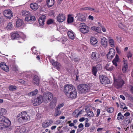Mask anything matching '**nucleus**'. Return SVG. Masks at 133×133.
Instances as JSON below:
<instances>
[{
  "label": "nucleus",
  "mask_w": 133,
  "mask_h": 133,
  "mask_svg": "<svg viewBox=\"0 0 133 133\" xmlns=\"http://www.w3.org/2000/svg\"><path fill=\"white\" fill-rule=\"evenodd\" d=\"M63 90L67 96L71 99H75L77 97V92L73 86L66 85L64 87Z\"/></svg>",
  "instance_id": "nucleus-1"
},
{
  "label": "nucleus",
  "mask_w": 133,
  "mask_h": 133,
  "mask_svg": "<svg viewBox=\"0 0 133 133\" xmlns=\"http://www.w3.org/2000/svg\"><path fill=\"white\" fill-rule=\"evenodd\" d=\"M17 119L20 123L26 122L30 120V118L25 111L22 112L21 114H18L17 116Z\"/></svg>",
  "instance_id": "nucleus-2"
},
{
  "label": "nucleus",
  "mask_w": 133,
  "mask_h": 133,
  "mask_svg": "<svg viewBox=\"0 0 133 133\" xmlns=\"http://www.w3.org/2000/svg\"><path fill=\"white\" fill-rule=\"evenodd\" d=\"M77 90L80 94H85L89 91V88L87 84H80L77 87Z\"/></svg>",
  "instance_id": "nucleus-3"
},
{
  "label": "nucleus",
  "mask_w": 133,
  "mask_h": 133,
  "mask_svg": "<svg viewBox=\"0 0 133 133\" xmlns=\"http://www.w3.org/2000/svg\"><path fill=\"white\" fill-rule=\"evenodd\" d=\"M0 125H1L3 129L4 127H8L11 124L10 121L3 116H0Z\"/></svg>",
  "instance_id": "nucleus-4"
},
{
  "label": "nucleus",
  "mask_w": 133,
  "mask_h": 133,
  "mask_svg": "<svg viewBox=\"0 0 133 133\" xmlns=\"http://www.w3.org/2000/svg\"><path fill=\"white\" fill-rule=\"evenodd\" d=\"M53 97L52 94L49 92H45L43 96V101L45 103H48Z\"/></svg>",
  "instance_id": "nucleus-5"
},
{
  "label": "nucleus",
  "mask_w": 133,
  "mask_h": 133,
  "mask_svg": "<svg viewBox=\"0 0 133 133\" xmlns=\"http://www.w3.org/2000/svg\"><path fill=\"white\" fill-rule=\"evenodd\" d=\"M124 83V81L121 78H118L114 79V86L117 89L122 87Z\"/></svg>",
  "instance_id": "nucleus-6"
},
{
  "label": "nucleus",
  "mask_w": 133,
  "mask_h": 133,
  "mask_svg": "<svg viewBox=\"0 0 133 133\" xmlns=\"http://www.w3.org/2000/svg\"><path fill=\"white\" fill-rule=\"evenodd\" d=\"M79 30L83 34L88 33L89 31V29L88 26L86 25L85 23H83L79 24Z\"/></svg>",
  "instance_id": "nucleus-7"
},
{
  "label": "nucleus",
  "mask_w": 133,
  "mask_h": 133,
  "mask_svg": "<svg viewBox=\"0 0 133 133\" xmlns=\"http://www.w3.org/2000/svg\"><path fill=\"white\" fill-rule=\"evenodd\" d=\"M99 55L96 52H92L91 55V58L96 61V63L102 62L101 58L99 57Z\"/></svg>",
  "instance_id": "nucleus-8"
},
{
  "label": "nucleus",
  "mask_w": 133,
  "mask_h": 133,
  "mask_svg": "<svg viewBox=\"0 0 133 133\" xmlns=\"http://www.w3.org/2000/svg\"><path fill=\"white\" fill-rule=\"evenodd\" d=\"M43 101V96L41 95H39L32 101V102L34 105L37 106L41 103Z\"/></svg>",
  "instance_id": "nucleus-9"
},
{
  "label": "nucleus",
  "mask_w": 133,
  "mask_h": 133,
  "mask_svg": "<svg viewBox=\"0 0 133 133\" xmlns=\"http://www.w3.org/2000/svg\"><path fill=\"white\" fill-rule=\"evenodd\" d=\"M102 69V66L101 64H98L92 68V74L94 76H96L97 72L101 70Z\"/></svg>",
  "instance_id": "nucleus-10"
},
{
  "label": "nucleus",
  "mask_w": 133,
  "mask_h": 133,
  "mask_svg": "<svg viewBox=\"0 0 133 133\" xmlns=\"http://www.w3.org/2000/svg\"><path fill=\"white\" fill-rule=\"evenodd\" d=\"M99 78L101 82L104 84H109L110 83V81L107 77L103 75H100Z\"/></svg>",
  "instance_id": "nucleus-11"
},
{
  "label": "nucleus",
  "mask_w": 133,
  "mask_h": 133,
  "mask_svg": "<svg viewBox=\"0 0 133 133\" xmlns=\"http://www.w3.org/2000/svg\"><path fill=\"white\" fill-rule=\"evenodd\" d=\"M115 54V51L113 48H110L109 52L107 55V57L108 59H111L114 57Z\"/></svg>",
  "instance_id": "nucleus-12"
},
{
  "label": "nucleus",
  "mask_w": 133,
  "mask_h": 133,
  "mask_svg": "<svg viewBox=\"0 0 133 133\" xmlns=\"http://www.w3.org/2000/svg\"><path fill=\"white\" fill-rule=\"evenodd\" d=\"M3 13L4 16L7 18L10 19L12 16V12L9 9L4 10Z\"/></svg>",
  "instance_id": "nucleus-13"
},
{
  "label": "nucleus",
  "mask_w": 133,
  "mask_h": 133,
  "mask_svg": "<svg viewBox=\"0 0 133 133\" xmlns=\"http://www.w3.org/2000/svg\"><path fill=\"white\" fill-rule=\"evenodd\" d=\"M57 21L58 22H62L65 19V16L62 14H60L56 17Z\"/></svg>",
  "instance_id": "nucleus-14"
},
{
  "label": "nucleus",
  "mask_w": 133,
  "mask_h": 133,
  "mask_svg": "<svg viewBox=\"0 0 133 133\" xmlns=\"http://www.w3.org/2000/svg\"><path fill=\"white\" fill-rule=\"evenodd\" d=\"M101 44L103 46L106 48L108 45L107 39L104 37L102 38L101 40Z\"/></svg>",
  "instance_id": "nucleus-15"
},
{
  "label": "nucleus",
  "mask_w": 133,
  "mask_h": 133,
  "mask_svg": "<svg viewBox=\"0 0 133 133\" xmlns=\"http://www.w3.org/2000/svg\"><path fill=\"white\" fill-rule=\"evenodd\" d=\"M46 19V16L44 15H42L40 18L39 19V23L41 26H43L45 21Z\"/></svg>",
  "instance_id": "nucleus-16"
},
{
  "label": "nucleus",
  "mask_w": 133,
  "mask_h": 133,
  "mask_svg": "<svg viewBox=\"0 0 133 133\" xmlns=\"http://www.w3.org/2000/svg\"><path fill=\"white\" fill-rule=\"evenodd\" d=\"M57 102L56 97H54L53 99L50 103V107L52 109L54 108L56 106Z\"/></svg>",
  "instance_id": "nucleus-17"
},
{
  "label": "nucleus",
  "mask_w": 133,
  "mask_h": 133,
  "mask_svg": "<svg viewBox=\"0 0 133 133\" xmlns=\"http://www.w3.org/2000/svg\"><path fill=\"white\" fill-rule=\"evenodd\" d=\"M19 37L20 35L17 32H13L11 34V38L12 39H17Z\"/></svg>",
  "instance_id": "nucleus-18"
},
{
  "label": "nucleus",
  "mask_w": 133,
  "mask_h": 133,
  "mask_svg": "<svg viewBox=\"0 0 133 133\" xmlns=\"http://www.w3.org/2000/svg\"><path fill=\"white\" fill-rule=\"evenodd\" d=\"M78 17L77 20L78 22V21L82 22L84 21L85 19V16L82 14H79L78 15Z\"/></svg>",
  "instance_id": "nucleus-19"
},
{
  "label": "nucleus",
  "mask_w": 133,
  "mask_h": 133,
  "mask_svg": "<svg viewBox=\"0 0 133 133\" xmlns=\"http://www.w3.org/2000/svg\"><path fill=\"white\" fill-rule=\"evenodd\" d=\"M30 7L32 10L34 11H36L38 9V6L37 4L32 3L30 4Z\"/></svg>",
  "instance_id": "nucleus-20"
},
{
  "label": "nucleus",
  "mask_w": 133,
  "mask_h": 133,
  "mask_svg": "<svg viewBox=\"0 0 133 133\" xmlns=\"http://www.w3.org/2000/svg\"><path fill=\"white\" fill-rule=\"evenodd\" d=\"M124 59L123 62L124 64V65L123 67L122 70L123 72L124 73L126 72L128 68V65L127 64V61L126 60H125L124 58H123Z\"/></svg>",
  "instance_id": "nucleus-21"
},
{
  "label": "nucleus",
  "mask_w": 133,
  "mask_h": 133,
  "mask_svg": "<svg viewBox=\"0 0 133 133\" xmlns=\"http://www.w3.org/2000/svg\"><path fill=\"white\" fill-rule=\"evenodd\" d=\"M39 81V78L38 76L35 75L34 78L33 82L35 84L38 85Z\"/></svg>",
  "instance_id": "nucleus-22"
},
{
  "label": "nucleus",
  "mask_w": 133,
  "mask_h": 133,
  "mask_svg": "<svg viewBox=\"0 0 133 133\" xmlns=\"http://www.w3.org/2000/svg\"><path fill=\"white\" fill-rule=\"evenodd\" d=\"M47 5L48 7H51L54 5L55 0H46Z\"/></svg>",
  "instance_id": "nucleus-23"
},
{
  "label": "nucleus",
  "mask_w": 133,
  "mask_h": 133,
  "mask_svg": "<svg viewBox=\"0 0 133 133\" xmlns=\"http://www.w3.org/2000/svg\"><path fill=\"white\" fill-rule=\"evenodd\" d=\"M119 60V56L117 54H116L115 58L112 61V63L113 64L116 66H117V62Z\"/></svg>",
  "instance_id": "nucleus-24"
},
{
  "label": "nucleus",
  "mask_w": 133,
  "mask_h": 133,
  "mask_svg": "<svg viewBox=\"0 0 133 133\" xmlns=\"http://www.w3.org/2000/svg\"><path fill=\"white\" fill-rule=\"evenodd\" d=\"M91 44L94 46H95V45L97 43V41L96 39L94 37H91L90 39Z\"/></svg>",
  "instance_id": "nucleus-25"
},
{
  "label": "nucleus",
  "mask_w": 133,
  "mask_h": 133,
  "mask_svg": "<svg viewBox=\"0 0 133 133\" xmlns=\"http://www.w3.org/2000/svg\"><path fill=\"white\" fill-rule=\"evenodd\" d=\"M24 23L22 20L20 19H18L16 22V26L17 27H19L23 24Z\"/></svg>",
  "instance_id": "nucleus-26"
},
{
  "label": "nucleus",
  "mask_w": 133,
  "mask_h": 133,
  "mask_svg": "<svg viewBox=\"0 0 133 133\" xmlns=\"http://www.w3.org/2000/svg\"><path fill=\"white\" fill-rule=\"evenodd\" d=\"M68 35L69 38L72 39L75 38V35L73 32L71 31H69L67 33Z\"/></svg>",
  "instance_id": "nucleus-27"
},
{
  "label": "nucleus",
  "mask_w": 133,
  "mask_h": 133,
  "mask_svg": "<svg viewBox=\"0 0 133 133\" xmlns=\"http://www.w3.org/2000/svg\"><path fill=\"white\" fill-rule=\"evenodd\" d=\"M124 118V116L122 115L121 112H119L117 115V119L118 120H123Z\"/></svg>",
  "instance_id": "nucleus-28"
},
{
  "label": "nucleus",
  "mask_w": 133,
  "mask_h": 133,
  "mask_svg": "<svg viewBox=\"0 0 133 133\" xmlns=\"http://www.w3.org/2000/svg\"><path fill=\"white\" fill-rule=\"evenodd\" d=\"M79 111L78 110H76L73 112V115L76 118L78 117L79 115Z\"/></svg>",
  "instance_id": "nucleus-29"
},
{
  "label": "nucleus",
  "mask_w": 133,
  "mask_h": 133,
  "mask_svg": "<svg viewBox=\"0 0 133 133\" xmlns=\"http://www.w3.org/2000/svg\"><path fill=\"white\" fill-rule=\"evenodd\" d=\"M74 18L73 17L71 16V15L68 16V19L67 22L68 23H71L73 22Z\"/></svg>",
  "instance_id": "nucleus-30"
},
{
  "label": "nucleus",
  "mask_w": 133,
  "mask_h": 133,
  "mask_svg": "<svg viewBox=\"0 0 133 133\" xmlns=\"http://www.w3.org/2000/svg\"><path fill=\"white\" fill-rule=\"evenodd\" d=\"M22 15L23 16H26L29 15H30V13L25 10H23L22 12Z\"/></svg>",
  "instance_id": "nucleus-31"
},
{
  "label": "nucleus",
  "mask_w": 133,
  "mask_h": 133,
  "mask_svg": "<svg viewBox=\"0 0 133 133\" xmlns=\"http://www.w3.org/2000/svg\"><path fill=\"white\" fill-rule=\"evenodd\" d=\"M61 113V111L59 109H58L56 108L55 113V116L56 117L57 116L60 115Z\"/></svg>",
  "instance_id": "nucleus-32"
},
{
  "label": "nucleus",
  "mask_w": 133,
  "mask_h": 133,
  "mask_svg": "<svg viewBox=\"0 0 133 133\" xmlns=\"http://www.w3.org/2000/svg\"><path fill=\"white\" fill-rule=\"evenodd\" d=\"M109 43L111 47L112 48L115 47L114 41L113 39H109Z\"/></svg>",
  "instance_id": "nucleus-33"
},
{
  "label": "nucleus",
  "mask_w": 133,
  "mask_h": 133,
  "mask_svg": "<svg viewBox=\"0 0 133 133\" xmlns=\"http://www.w3.org/2000/svg\"><path fill=\"white\" fill-rule=\"evenodd\" d=\"M87 115L89 117H92L94 116V114L93 112L91 111H89L87 112V114L85 115V116Z\"/></svg>",
  "instance_id": "nucleus-34"
},
{
  "label": "nucleus",
  "mask_w": 133,
  "mask_h": 133,
  "mask_svg": "<svg viewBox=\"0 0 133 133\" xmlns=\"http://www.w3.org/2000/svg\"><path fill=\"white\" fill-rule=\"evenodd\" d=\"M6 28L9 30L12 29V25L11 23H9L6 26Z\"/></svg>",
  "instance_id": "nucleus-35"
},
{
  "label": "nucleus",
  "mask_w": 133,
  "mask_h": 133,
  "mask_svg": "<svg viewBox=\"0 0 133 133\" xmlns=\"http://www.w3.org/2000/svg\"><path fill=\"white\" fill-rule=\"evenodd\" d=\"M6 113V110L4 109H1L0 110V115L1 116L5 114Z\"/></svg>",
  "instance_id": "nucleus-36"
},
{
  "label": "nucleus",
  "mask_w": 133,
  "mask_h": 133,
  "mask_svg": "<svg viewBox=\"0 0 133 133\" xmlns=\"http://www.w3.org/2000/svg\"><path fill=\"white\" fill-rule=\"evenodd\" d=\"M9 90L11 91H13L16 89V87L15 86L10 85L9 87Z\"/></svg>",
  "instance_id": "nucleus-37"
},
{
  "label": "nucleus",
  "mask_w": 133,
  "mask_h": 133,
  "mask_svg": "<svg viewBox=\"0 0 133 133\" xmlns=\"http://www.w3.org/2000/svg\"><path fill=\"white\" fill-rule=\"evenodd\" d=\"M30 15H29L27 16H26L25 17V20L26 21H30Z\"/></svg>",
  "instance_id": "nucleus-38"
},
{
  "label": "nucleus",
  "mask_w": 133,
  "mask_h": 133,
  "mask_svg": "<svg viewBox=\"0 0 133 133\" xmlns=\"http://www.w3.org/2000/svg\"><path fill=\"white\" fill-rule=\"evenodd\" d=\"M108 64H107V66L105 67L106 70L107 71H112L113 70L114 68V67L113 66H111L110 67H108L107 66Z\"/></svg>",
  "instance_id": "nucleus-39"
},
{
  "label": "nucleus",
  "mask_w": 133,
  "mask_h": 133,
  "mask_svg": "<svg viewBox=\"0 0 133 133\" xmlns=\"http://www.w3.org/2000/svg\"><path fill=\"white\" fill-rule=\"evenodd\" d=\"M52 65L55 66H60V64L57 62H55L54 60H52Z\"/></svg>",
  "instance_id": "nucleus-40"
},
{
  "label": "nucleus",
  "mask_w": 133,
  "mask_h": 133,
  "mask_svg": "<svg viewBox=\"0 0 133 133\" xmlns=\"http://www.w3.org/2000/svg\"><path fill=\"white\" fill-rule=\"evenodd\" d=\"M114 109L112 107H110L107 109V111L109 113H112L114 111Z\"/></svg>",
  "instance_id": "nucleus-41"
},
{
  "label": "nucleus",
  "mask_w": 133,
  "mask_h": 133,
  "mask_svg": "<svg viewBox=\"0 0 133 133\" xmlns=\"http://www.w3.org/2000/svg\"><path fill=\"white\" fill-rule=\"evenodd\" d=\"M42 126L43 128H46L49 126L47 122H44L42 124Z\"/></svg>",
  "instance_id": "nucleus-42"
},
{
  "label": "nucleus",
  "mask_w": 133,
  "mask_h": 133,
  "mask_svg": "<svg viewBox=\"0 0 133 133\" xmlns=\"http://www.w3.org/2000/svg\"><path fill=\"white\" fill-rule=\"evenodd\" d=\"M124 116L125 117H127L128 116H131V117H132L133 118V114H130V113L128 112H127L124 114Z\"/></svg>",
  "instance_id": "nucleus-43"
},
{
  "label": "nucleus",
  "mask_w": 133,
  "mask_h": 133,
  "mask_svg": "<svg viewBox=\"0 0 133 133\" xmlns=\"http://www.w3.org/2000/svg\"><path fill=\"white\" fill-rule=\"evenodd\" d=\"M6 64L3 62H2L0 64V66L1 69H3L5 67V66H6Z\"/></svg>",
  "instance_id": "nucleus-44"
},
{
  "label": "nucleus",
  "mask_w": 133,
  "mask_h": 133,
  "mask_svg": "<svg viewBox=\"0 0 133 133\" xmlns=\"http://www.w3.org/2000/svg\"><path fill=\"white\" fill-rule=\"evenodd\" d=\"M3 70L7 72L9 71V67L7 65H6V66H5V67Z\"/></svg>",
  "instance_id": "nucleus-45"
},
{
  "label": "nucleus",
  "mask_w": 133,
  "mask_h": 133,
  "mask_svg": "<svg viewBox=\"0 0 133 133\" xmlns=\"http://www.w3.org/2000/svg\"><path fill=\"white\" fill-rule=\"evenodd\" d=\"M64 106V104L62 103L61 104H59L57 107L56 108L58 109H59L60 108Z\"/></svg>",
  "instance_id": "nucleus-46"
},
{
  "label": "nucleus",
  "mask_w": 133,
  "mask_h": 133,
  "mask_svg": "<svg viewBox=\"0 0 133 133\" xmlns=\"http://www.w3.org/2000/svg\"><path fill=\"white\" fill-rule=\"evenodd\" d=\"M53 22V21L51 19H49L47 21V23L48 24H52Z\"/></svg>",
  "instance_id": "nucleus-47"
},
{
  "label": "nucleus",
  "mask_w": 133,
  "mask_h": 133,
  "mask_svg": "<svg viewBox=\"0 0 133 133\" xmlns=\"http://www.w3.org/2000/svg\"><path fill=\"white\" fill-rule=\"evenodd\" d=\"M33 95L34 96L36 95L38 92V90L37 89H36L35 90L32 91Z\"/></svg>",
  "instance_id": "nucleus-48"
},
{
  "label": "nucleus",
  "mask_w": 133,
  "mask_h": 133,
  "mask_svg": "<svg viewBox=\"0 0 133 133\" xmlns=\"http://www.w3.org/2000/svg\"><path fill=\"white\" fill-rule=\"evenodd\" d=\"M30 20L33 21H35L36 20V18L34 16H32L31 15Z\"/></svg>",
  "instance_id": "nucleus-49"
},
{
  "label": "nucleus",
  "mask_w": 133,
  "mask_h": 133,
  "mask_svg": "<svg viewBox=\"0 0 133 133\" xmlns=\"http://www.w3.org/2000/svg\"><path fill=\"white\" fill-rule=\"evenodd\" d=\"M95 31L99 33L101 32V29L99 27H96Z\"/></svg>",
  "instance_id": "nucleus-50"
},
{
  "label": "nucleus",
  "mask_w": 133,
  "mask_h": 133,
  "mask_svg": "<svg viewBox=\"0 0 133 133\" xmlns=\"http://www.w3.org/2000/svg\"><path fill=\"white\" fill-rule=\"evenodd\" d=\"M132 56V54L130 52H129L128 54H127V56L128 58H129V57H131Z\"/></svg>",
  "instance_id": "nucleus-51"
},
{
  "label": "nucleus",
  "mask_w": 133,
  "mask_h": 133,
  "mask_svg": "<svg viewBox=\"0 0 133 133\" xmlns=\"http://www.w3.org/2000/svg\"><path fill=\"white\" fill-rule=\"evenodd\" d=\"M100 109H98L97 110V114L96 115V117H98L99 116L100 113Z\"/></svg>",
  "instance_id": "nucleus-52"
},
{
  "label": "nucleus",
  "mask_w": 133,
  "mask_h": 133,
  "mask_svg": "<svg viewBox=\"0 0 133 133\" xmlns=\"http://www.w3.org/2000/svg\"><path fill=\"white\" fill-rule=\"evenodd\" d=\"M47 122L49 126L52 123H53V121L52 120H49V122Z\"/></svg>",
  "instance_id": "nucleus-53"
},
{
  "label": "nucleus",
  "mask_w": 133,
  "mask_h": 133,
  "mask_svg": "<svg viewBox=\"0 0 133 133\" xmlns=\"http://www.w3.org/2000/svg\"><path fill=\"white\" fill-rule=\"evenodd\" d=\"M47 122L49 126L52 123H53V121L52 120H49V122Z\"/></svg>",
  "instance_id": "nucleus-54"
},
{
  "label": "nucleus",
  "mask_w": 133,
  "mask_h": 133,
  "mask_svg": "<svg viewBox=\"0 0 133 133\" xmlns=\"http://www.w3.org/2000/svg\"><path fill=\"white\" fill-rule=\"evenodd\" d=\"M83 127L84 125L82 123H81L80 124H79L78 126V127L79 128H83Z\"/></svg>",
  "instance_id": "nucleus-55"
},
{
  "label": "nucleus",
  "mask_w": 133,
  "mask_h": 133,
  "mask_svg": "<svg viewBox=\"0 0 133 133\" xmlns=\"http://www.w3.org/2000/svg\"><path fill=\"white\" fill-rule=\"evenodd\" d=\"M116 50L118 53L120 54L121 53L118 47L116 48Z\"/></svg>",
  "instance_id": "nucleus-56"
},
{
  "label": "nucleus",
  "mask_w": 133,
  "mask_h": 133,
  "mask_svg": "<svg viewBox=\"0 0 133 133\" xmlns=\"http://www.w3.org/2000/svg\"><path fill=\"white\" fill-rule=\"evenodd\" d=\"M102 29V31L104 32H105L106 31V30L104 27L103 26H101Z\"/></svg>",
  "instance_id": "nucleus-57"
},
{
  "label": "nucleus",
  "mask_w": 133,
  "mask_h": 133,
  "mask_svg": "<svg viewBox=\"0 0 133 133\" xmlns=\"http://www.w3.org/2000/svg\"><path fill=\"white\" fill-rule=\"evenodd\" d=\"M85 119L84 117H82L80 118L79 121L80 122H83L84 121V120Z\"/></svg>",
  "instance_id": "nucleus-58"
},
{
  "label": "nucleus",
  "mask_w": 133,
  "mask_h": 133,
  "mask_svg": "<svg viewBox=\"0 0 133 133\" xmlns=\"http://www.w3.org/2000/svg\"><path fill=\"white\" fill-rule=\"evenodd\" d=\"M95 129V127H91L90 129V131L91 132H92Z\"/></svg>",
  "instance_id": "nucleus-59"
},
{
  "label": "nucleus",
  "mask_w": 133,
  "mask_h": 133,
  "mask_svg": "<svg viewBox=\"0 0 133 133\" xmlns=\"http://www.w3.org/2000/svg\"><path fill=\"white\" fill-rule=\"evenodd\" d=\"M90 125V124L89 123H85V126L86 127H89Z\"/></svg>",
  "instance_id": "nucleus-60"
},
{
  "label": "nucleus",
  "mask_w": 133,
  "mask_h": 133,
  "mask_svg": "<svg viewBox=\"0 0 133 133\" xmlns=\"http://www.w3.org/2000/svg\"><path fill=\"white\" fill-rule=\"evenodd\" d=\"M88 18L89 19L91 20H93L94 19L93 17L91 15H89L88 17Z\"/></svg>",
  "instance_id": "nucleus-61"
},
{
  "label": "nucleus",
  "mask_w": 133,
  "mask_h": 133,
  "mask_svg": "<svg viewBox=\"0 0 133 133\" xmlns=\"http://www.w3.org/2000/svg\"><path fill=\"white\" fill-rule=\"evenodd\" d=\"M83 129V128H82V129H78L77 130V133H78V132H80Z\"/></svg>",
  "instance_id": "nucleus-62"
},
{
  "label": "nucleus",
  "mask_w": 133,
  "mask_h": 133,
  "mask_svg": "<svg viewBox=\"0 0 133 133\" xmlns=\"http://www.w3.org/2000/svg\"><path fill=\"white\" fill-rule=\"evenodd\" d=\"M120 97L121 98H122L123 100H125V97H124V96H123V95H120Z\"/></svg>",
  "instance_id": "nucleus-63"
},
{
  "label": "nucleus",
  "mask_w": 133,
  "mask_h": 133,
  "mask_svg": "<svg viewBox=\"0 0 133 133\" xmlns=\"http://www.w3.org/2000/svg\"><path fill=\"white\" fill-rule=\"evenodd\" d=\"M130 91L133 94V87L132 86H131Z\"/></svg>",
  "instance_id": "nucleus-64"
}]
</instances>
